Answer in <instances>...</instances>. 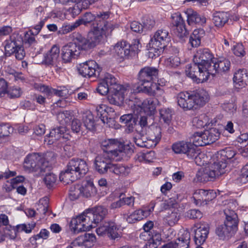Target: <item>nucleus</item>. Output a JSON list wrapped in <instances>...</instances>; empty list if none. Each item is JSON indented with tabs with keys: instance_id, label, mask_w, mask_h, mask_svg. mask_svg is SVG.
I'll list each match as a JSON object with an SVG mask.
<instances>
[{
	"instance_id": "nucleus-1",
	"label": "nucleus",
	"mask_w": 248,
	"mask_h": 248,
	"mask_svg": "<svg viewBox=\"0 0 248 248\" xmlns=\"http://www.w3.org/2000/svg\"><path fill=\"white\" fill-rule=\"evenodd\" d=\"M98 27L88 34L87 39L81 34L77 33L74 35V43L70 42L62 48V59L64 63L70 62L73 59L77 58L80 50H88L98 45L102 41V33L99 32Z\"/></svg>"
},
{
	"instance_id": "nucleus-2",
	"label": "nucleus",
	"mask_w": 248,
	"mask_h": 248,
	"mask_svg": "<svg viewBox=\"0 0 248 248\" xmlns=\"http://www.w3.org/2000/svg\"><path fill=\"white\" fill-rule=\"evenodd\" d=\"M110 16V12H104L97 14L96 16L93 14L91 12L85 13L80 18L76 20L78 27L81 25L87 26L89 24L92 23L93 27L90 32L93 31L96 27H98V30L100 33L103 32L102 40L104 36L108 35L111 33L114 27L112 24L106 21Z\"/></svg>"
},
{
	"instance_id": "nucleus-3",
	"label": "nucleus",
	"mask_w": 248,
	"mask_h": 248,
	"mask_svg": "<svg viewBox=\"0 0 248 248\" xmlns=\"http://www.w3.org/2000/svg\"><path fill=\"white\" fill-rule=\"evenodd\" d=\"M115 157L108 153H102L97 155L94 160L95 170L100 174H105L108 171L118 175L126 176L130 171L131 168L122 164H114L111 160Z\"/></svg>"
},
{
	"instance_id": "nucleus-4",
	"label": "nucleus",
	"mask_w": 248,
	"mask_h": 248,
	"mask_svg": "<svg viewBox=\"0 0 248 248\" xmlns=\"http://www.w3.org/2000/svg\"><path fill=\"white\" fill-rule=\"evenodd\" d=\"M169 41V33L167 30L161 29L156 31L149 43L151 50L154 51V56L158 57L164 53L171 52L175 54L178 53L179 50L177 48L168 46Z\"/></svg>"
},
{
	"instance_id": "nucleus-5",
	"label": "nucleus",
	"mask_w": 248,
	"mask_h": 248,
	"mask_svg": "<svg viewBox=\"0 0 248 248\" xmlns=\"http://www.w3.org/2000/svg\"><path fill=\"white\" fill-rule=\"evenodd\" d=\"M23 166L25 170L36 172L38 175L49 170L48 162L43 155L37 153L28 155L24 159Z\"/></svg>"
},
{
	"instance_id": "nucleus-6",
	"label": "nucleus",
	"mask_w": 248,
	"mask_h": 248,
	"mask_svg": "<svg viewBox=\"0 0 248 248\" xmlns=\"http://www.w3.org/2000/svg\"><path fill=\"white\" fill-rule=\"evenodd\" d=\"M140 43L139 40L134 39L131 44L122 41L116 44L114 49L115 55L121 59H129L137 55L140 51Z\"/></svg>"
},
{
	"instance_id": "nucleus-7",
	"label": "nucleus",
	"mask_w": 248,
	"mask_h": 248,
	"mask_svg": "<svg viewBox=\"0 0 248 248\" xmlns=\"http://www.w3.org/2000/svg\"><path fill=\"white\" fill-rule=\"evenodd\" d=\"M158 74V70L155 67L146 66L141 68L137 76L138 92H142V87L150 86L151 83H154L153 81L157 78Z\"/></svg>"
},
{
	"instance_id": "nucleus-8",
	"label": "nucleus",
	"mask_w": 248,
	"mask_h": 248,
	"mask_svg": "<svg viewBox=\"0 0 248 248\" xmlns=\"http://www.w3.org/2000/svg\"><path fill=\"white\" fill-rule=\"evenodd\" d=\"M197 62L188 64L186 69V75L197 83L207 80L209 76V71Z\"/></svg>"
},
{
	"instance_id": "nucleus-9",
	"label": "nucleus",
	"mask_w": 248,
	"mask_h": 248,
	"mask_svg": "<svg viewBox=\"0 0 248 248\" xmlns=\"http://www.w3.org/2000/svg\"><path fill=\"white\" fill-rule=\"evenodd\" d=\"M70 227L75 233H78L81 232L89 231L94 228V225L91 223L90 217H88L85 211L80 215L72 218L70 222Z\"/></svg>"
},
{
	"instance_id": "nucleus-10",
	"label": "nucleus",
	"mask_w": 248,
	"mask_h": 248,
	"mask_svg": "<svg viewBox=\"0 0 248 248\" xmlns=\"http://www.w3.org/2000/svg\"><path fill=\"white\" fill-rule=\"evenodd\" d=\"M215 61V58L213 54L207 48H200L197 49L193 57L194 62H197L205 67L207 70H208V67L211 66Z\"/></svg>"
},
{
	"instance_id": "nucleus-11",
	"label": "nucleus",
	"mask_w": 248,
	"mask_h": 248,
	"mask_svg": "<svg viewBox=\"0 0 248 248\" xmlns=\"http://www.w3.org/2000/svg\"><path fill=\"white\" fill-rule=\"evenodd\" d=\"M120 226L113 221L105 222L103 225L96 229V233L99 235L107 234L111 239L115 240L121 237Z\"/></svg>"
},
{
	"instance_id": "nucleus-12",
	"label": "nucleus",
	"mask_w": 248,
	"mask_h": 248,
	"mask_svg": "<svg viewBox=\"0 0 248 248\" xmlns=\"http://www.w3.org/2000/svg\"><path fill=\"white\" fill-rule=\"evenodd\" d=\"M101 146L103 153H108L114 157L121 156L123 154L124 146L117 140H105L102 142Z\"/></svg>"
},
{
	"instance_id": "nucleus-13",
	"label": "nucleus",
	"mask_w": 248,
	"mask_h": 248,
	"mask_svg": "<svg viewBox=\"0 0 248 248\" xmlns=\"http://www.w3.org/2000/svg\"><path fill=\"white\" fill-rule=\"evenodd\" d=\"M67 164L69 170L73 171L78 179L83 177L88 171V166L83 159L72 158Z\"/></svg>"
},
{
	"instance_id": "nucleus-14",
	"label": "nucleus",
	"mask_w": 248,
	"mask_h": 248,
	"mask_svg": "<svg viewBox=\"0 0 248 248\" xmlns=\"http://www.w3.org/2000/svg\"><path fill=\"white\" fill-rule=\"evenodd\" d=\"M33 87L35 90L45 93L47 97L54 94L58 96L65 97L69 95V91L65 87L56 89L42 83H35L33 84Z\"/></svg>"
},
{
	"instance_id": "nucleus-15",
	"label": "nucleus",
	"mask_w": 248,
	"mask_h": 248,
	"mask_svg": "<svg viewBox=\"0 0 248 248\" xmlns=\"http://www.w3.org/2000/svg\"><path fill=\"white\" fill-rule=\"evenodd\" d=\"M78 71L83 77L90 78L95 76L97 74L99 75L100 69L94 61L90 60L80 64Z\"/></svg>"
},
{
	"instance_id": "nucleus-16",
	"label": "nucleus",
	"mask_w": 248,
	"mask_h": 248,
	"mask_svg": "<svg viewBox=\"0 0 248 248\" xmlns=\"http://www.w3.org/2000/svg\"><path fill=\"white\" fill-rule=\"evenodd\" d=\"M67 130L65 126H60L51 130L48 135L46 136L44 141L48 144H52L61 138L68 139Z\"/></svg>"
},
{
	"instance_id": "nucleus-17",
	"label": "nucleus",
	"mask_w": 248,
	"mask_h": 248,
	"mask_svg": "<svg viewBox=\"0 0 248 248\" xmlns=\"http://www.w3.org/2000/svg\"><path fill=\"white\" fill-rule=\"evenodd\" d=\"M231 66L230 61L226 59L220 58L217 59L215 58V61L213 62L211 66L208 67L209 74L215 75L216 73H223L229 70Z\"/></svg>"
},
{
	"instance_id": "nucleus-18",
	"label": "nucleus",
	"mask_w": 248,
	"mask_h": 248,
	"mask_svg": "<svg viewBox=\"0 0 248 248\" xmlns=\"http://www.w3.org/2000/svg\"><path fill=\"white\" fill-rule=\"evenodd\" d=\"M44 15L45 12L43 7L39 6L36 8L34 14L31 18V22L32 23H35L38 20L40 21L38 24L34 25L32 27V29L34 30V31L32 30L30 31L31 34L37 35L40 32L46 20V17L44 16Z\"/></svg>"
},
{
	"instance_id": "nucleus-19",
	"label": "nucleus",
	"mask_w": 248,
	"mask_h": 248,
	"mask_svg": "<svg viewBox=\"0 0 248 248\" xmlns=\"http://www.w3.org/2000/svg\"><path fill=\"white\" fill-rule=\"evenodd\" d=\"M91 223L94 225V228L97 223L102 221L108 213L107 209L102 206L94 207L86 210Z\"/></svg>"
},
{
	"instance_id": "nucleus-20",
	"label": "nucleus",
	"mask_w": 248,
	"mask_h": 248,
	"mask_svg": "<svg viewBox=\"0 0 248 248\" xmlns=\"http://www.w3.org/2000/svg\"><path fill=\"white\" fill-rule=\"evenodd\" d=\"M195 149L191 142L184 141L176 142L172 145V150L175 153L186 154L188 158L194 155Z\"/></svg>"
},
{
	"instance_id": "nucleus-21",
	"label": "nucleus",
	"mask_w": 248,
	"mask_h": 248,
	"mask_svg": "<svg viewBox=\"0 0 248 248\" xmlns=\"http://www.w3.org/2000/svg\"><path fill=\"white\" fill-rule=\"evenodd\" d=\"M23 44V40L21 35L14 33L9 39L5 41V50L6 53L10 56L14 54L16 50Z\"/></svg>"
},
{
	"instance_id": "nucleus-22",
	"label": "nucleus",
	"mask_w": 248,
	"mask_h": 248,
	"mask_svg": "<svg viewBox=\"0 0 248 248\" xmlns=\"http://www.w3.org/2000/svg\"><path fill=\"white\" fill-rule=\"evenodd\" d=\"M150 233V232H144L140 234V239L146 242L144 248H156L160 244L161 235L159 233L151 235Z\"/></svg>"
},
{
	"instance_id": "nucleus-23",
	"label": "nucleus",
	"mask_w": 248,
	"mask_h": 248,
	"mask_svg": "<svg viewBox=\"0 0 248 248\" xmlns=\"http://www.w3.org/2000/svg\"><path fill=\"white\" fill-rule=\"evenodd\" d=\"M60 48L56 45H53L45 55L43 62L46 65L60 67Z\"/></svg>"
},
{
	"instance_id": "nucleus-24",
	"label": "nucleus",
	"mask_w": 248,
	"mask_h": 248,
	"mask_svg": "<svg viewBox=\"0 0 248 248\" xmlns=\"http://www.w3.org/2000/svg\"><path fill=\"white\" fill-rule=\"evenodd\" d=\"M219 155L218 153L214 155L213 159H217V160L210 166L217 177L224 174L227 171L226 161L224 159V157H222L221 156H219Z\"/></svg>"
},
{
	"instance_id": "nucleus-25",
	"label": "nucleus",
	"mask_w": 248,
	"mask_h": 248,
	"mask_svg": "<svg viewBox=\"0 0 248 248\" xmlns=\"http://www.w3.org/2000/svg\"><path fill=\"white\" fill-rule=\"evenodd\" d=\"M190 235L188 232H185L175 242H170L162 247L163 248H189Z\"/></svg>"
},
{
	"instance_id": "nucleus-26",
	"label": "nucleus",
	"mask_w": 248,
	"mask_h": 248,
	"mask_svg": "<svg viewBox=\"0 0 248 248\" xmlns=\"http://www.w3.org/2000/svg\"><path fill=\"white\" fill-rule=\"evenodd\" d=\"M177 99L178 105L184 110H190L194 108L190 93L181 92L177 95Z\"/></svg>"
},
{
	"instance_id": "nucleus-27",
	"label": "nucleus",
	"mask_w": 248,
	"mask_h": 248,
	"mask_svg": "<svg viewBox=\"0 0 248 248\" xmlns=\"http://www.w3.org/2000/svg\"><path fill=\"white\" fill-rule=\"evenodd\" d=\"M125 89L123 87L121 89L111 88L109 94L108 96V102L115 105H120L124 100Z\"/></svg>"
},
{
	"instance_id": "nucleus-28",
	"label": "nucleus",
	"mask_w": 248,
	"mask_h": 248,
	"mask_svg": "<svg viewBox=\"0 0 248 248\" xmlns=\"http://www.w3.org/2000/svg\"><path fill=\"white\" fill-rule=\"evenodd\" d=\"M191 96L194 104V108L197 107H202L205 104L208 100V93L204 90H198L192 92Z\"/></svg>"
},
{
	"instance_id": "nucleus-29",
	"label": "nucleus",
	"mask_w": 248,
	"mask_h": 248,
	"mask_svg": "<svg viewBox=\"0 0 248 248\" xmlns=\"http://www.w3.org/2000/svg\"><path fill=\"white\" fill-rule=\"evenodd\" d=\"M153 210V207L149 209H142L137 210L129 216L125 217V218H126V221L129 223H133L136 221L142 220L147 217Z\"/></svg>"
},
{
	"instance_id": "nucleus-30",
	"label": "nucleus",
	"mask_w": 248,
	"mask_h": 248,
	"mask_svg": "<svg viewBox=\"0 0 248 248\" xmlns=\"http://www.w3.org/2000/svg\"><path fill=\"white\" fill-rule=\"evenodd\" d=\"M224 213L226 217L224 223L236 232L237 231L238 222L237 214L234 211L229 209H225Z\"/></svg>"
},
{
	"instance_id": "nucleus-31",
	"label": "nucleus",
	"mask_w": 248,
	"mask_h": 248,
	"mask_svg": "<svg viewBox=\"0 0 248 248\" xmlns=\"http://www.w3.org/2000/svg\"><path fill=\"white\" fill-rule=\"evenodd\" d=\"M209 230V226L208 224H202L195 231L194 240L197 245H201L205 241Z\"/></svg>"
},
{
	"instance_id": "nucleus-32",
	"label": "nucleus",
	"mask_w": 248,
	"mask_h": 248,
	"mask_svg": "<svg viewBox=\"0 0 248 248\" xmlns=\"http://www.w3.org/2000/svg\"><path fill=\"white\" fill-rule=\"evenodd\" d=\"M187 16V21L189 25L193 24L202 25L206 23V18L191 9H188L185 12Z\"/></svg>"
},
{
	"instance_id": "nucleus-33",
	"label": "nucleus",
	"mask_w": 248,
	"mask_h": 248,
	"mask_svg": "<svg viewBox=\"0 0 248 248\" xmlns=\"http://www.w3.org/2000/svg\"><path fill=\"white\" fill-rule=\"evenodd\" d=\"M233 81L238 88L245 87L248 83V73L246 69H239L234 75Z\"/></svg>"
},
{
	"instance_id": "nucleus-34",
	"label": "nucleus",
	"mask_w": 248,
	"mask_h": 248,
	"mask_svg": "<svg viewBox=\"0 0 248 248\" xmlns=\"http://www.w3.org/2000/svg\"><path fill=\"white\" fill-rule=\"evenodd\" d=\"M173 24L175 26L176 32L180 37H183L187 34L185 21L181 15L176 14L172 16Z\"/></svg>"
},
{
	"instance_id": "nucleus-35",
	"label": "nucleus",
	"mask_w": 248,
	"mask_h": 248,
	"mask_svg": "<svg viewBox=\"0 0 248 248\" xmlns=\"http://www.w3.org/2000/svg\"><path fill=\"white\" fill-rule=\"evenodd\" d=\"M217 176L211 168H202L196 174V178L198 181L201 182H206L213 181Z\"/></svg>"
},
{
	"instance_id": "nucleus-36",
	"label": "nucleus",
	"mask_w": 248,
	"mask_h": 248,
	"mask_svg": "<svg viewBox=\"0 0 248 248\" xmlns=\"http://www.w3.org/2000/svg\"><path fill=\"white\" fill-rule=\"evenodd\" d=\"M82 196L88 198L94 196L97 193V189L93 181L88 180L84 181L81 185Z\"/></svg>"
},
{
	"instance_id": "nucleus-37",
	"label": "nucleus",
	"mask_w": 248,
	"mask_h": 248,
	"mask_svg": "<svg viewBox=\"0 0 248 248\" xmlns=\"http://www.w3.org/2000/svg\"><path fill=\"white\" fill-rule=\"evenodd\" d=\"M205 35V31L203 29L199 28L195 29L191 34L189 43L192 47H197L201 43V39Z\"/></svg>"
},
{
	"instance_id": "nucleus-38",
	"label": "nucleus",
	"mask_w": 248,
	"mask_h": 248,
	"mask_svg": "<svg viewBox=\"0 0 248 248\" xmlns=\"http://www.w3.org/2000/svg\"><path fill=\"white\" fill-rule=\"evenodd\" d=\"M142 92L150 96L159 97L164 93V91L156 83H151L150 86L142 87Z\"/></svg>"
},
{
	"instance_id": "nucleus-39",
	"label": "nucleus",
	"mask_w": 248,
	"mask_h": 248,
	"mask_svg": "<svg viewBox=\"0 0 248 248\" xmlns=\"http://www.w3.org/2000/svg\"><path fill=\"white\" fill-rule=\"evenodd\" d=\"M158 102L156 98H147L142 103L141 109H143L145 111L148 112V114L153 115L155 111L156 104Z\"/></svg>"
},
{
	"instance_id": "nucleus-40",
	"label": "nucleus",
	"mask_w": 248,
	"mask_h": 248,
	"mask_svg": "<svg viewBox=\"0 0 248 248\" xmlns=\"http://www.w3.org/2000/svg\"><path fill=\"white\" fill-rule=\"evenodd\" d=\"M149 140L153 141L156 144L161 138V129L159 126L152 125L148 131Z\"/></svg>"
},
{
	"instance_id": "nucleus-41",
	"label": "nucleus",
	"mask_w": 248,
	"mask_h": 248,
	"mask_svg": "<svg viewBox=\"0 0 248 248\" xmlns=\"http://www.w3.org/2000/svg\"><path fill=\"white\" fill-rule=\"evenodd\" d=\"M60 180L65 185L69 184L78 179L73 171L69 170L68 165L67 164L66 170L62 172L60 175Z\"/></svg>"
},
{
	"instance_id": "nucleus-42",
	"label": "nucleus",
	"mask_w": 248,
	"mask_h": 248,
	"mask_svg": "<svg viewBox=\"0 0 248 248\" xmlns=\"http://www.w3.org/2000/svg\"><path fill=\"white\" fill-rule=\"evenodd\" d=\"M190 142L194 147L206 145L204 132L194 133L190 138Z\"/></svg>"
},
{
	"instance_id": "nucleus-43",
	"label": "nucleus",
	"mask_w": 248,
	"mask_h": 248,
	"mask_svg": "<svg viewBox=\"0 0 248 248\" xmlns=\"http://www.w3.org/2000/svg\"><path fill=\"white\" fill-rule=\"evenodd\" d=\"M229 16L227 13L217 12L214 14L213 21L217 27H222L228 21Z\"/></svg>"
},
{
	"instance_id": "nucleus-44",
	"label": "nucleus",
	"mask_w": 248,
	"mask_h": 248,
	"mask_svg": "<svg viewBox=\"0 0 248 248\" xmlns=\"http://www.w3.org/2000/svg\"><path fill=\"white\" fill-rule=\"evenodd\" d=\"M204 134L207 145L215 142L220 136L218 130L215 128H212L208 130L204 131Z\"/></svg>"
},
{
	"instance_id": "nucleus-45",
	"label": "nucleus",
	"mask_w": 248,
	"mask_h": 248,
	"mask_svg": "<svg viewBox=\"0 0 248 248\" xmlns=\"http://www.w3.org/2000/svg\"><path fill=\"white\" fill-rule=\"evenodd\" d=\"M235 232L234 231L231 229V228L228 227L224 223L218 226L216 230L217 235L222 239H224L226 236H232Z\"/></svg>"
},
{
	"instance_id": "nucleus-46",
	"label": "nucleus",
	"mask_w": 248,
	"mask_h": 248,
	"mask_svg": "<svg viewBox=\"0 0 248 248\" xmlns=\"http://www.w3.org/2000/svg\"><path fill=\"white\" fill-rule=\"evenodd\" d=\"M102 80L106 84L108 85L110 90H111V88H118L120 90L123 87L118 83L117 79L113 75L109 73H106Z\"/></svg>"
},
{
	"instance_id": "nucleus-47",
	"label": "nucleus",
	"mask_w": 248,
	"mask_h": 248,
	"mask_svg": "<svg viewBox=\"0 0 248 248\" xmlns=\"http://www.w3.org/2000/svg\"><path fill=\"white\" fill-rule=\"evenodd\" d=\"M84 126L90 130L94 129L95 123L93 114L90 111H87L82 116Z\"/></svg>"
},
{
	"instance_id": "nucleus-48",
	"label": "nucleus",
	"mask_w": 248,
	"mask_h": 248,
	"mask_svg": "<svg viewBox=\"0 0 248 248\" xmlns=\"http://www.w3.org/2000/svg\"><path fill=\"white\" fill-rule=\"evenodd\" d=\"M194 155L192 157H188L189 159H194L196 164L198 166H203L209 162L207 155L203 153H200L199 150L195 149Z\"/></svg>"
},
{
	"instance_id": "nucleus-49",
	"label": "nucleus",
	"mask_w": 248,
	"mask_h": 248,
	"mask_svg": "<svg viewBox=\"0 0 248 248\" xmlns=\"http://www.w3.org/2000/svg\"><path fill=\"white\" fill-rule=\"evenodd\" d=\"M206 190L202 189L196 190L193 195L194 202L196 205H201L206 200Z\"/></svg>"
},
{
	"instance_id": "nucleus-50",
	"label": "nucleus",
	"mask_w": 248,
	"mask_h": 248,
	"mask_svg": "<svg viewBox=\"0 0 248 248\" xmlns=\"http://www.w3.org/2000/svg\"><path fill=\"white\" fill-rule=\"evenodd\" d=\"M159 113L160 120H162L166 124H169L172 119V109L169 108H163L160 109Z\"/></svg>"
},
{
	"instance_id": "nucleus-51",
	"label": "nucleus",
	"mask_w": 248,
	"mask_h": 248,
	"mask_svg": "<svg viewBox=\"0 0 248 248\" xmlns=\"http://www.w3.org/2000/svg\"><path fill=\"white\" fill-rule=\"evenodd\" d=\"M82 196L81 185H73L71 186L69 190V196L71 200H74Z\"/></svg>"
},
{
	"instance_id": "nucleus-52",
	"label": "nucleus",
	"mask_w": 248,
	"mask_h": 248,
	"mask_svg": "<svg viewBox=\"0 0 248 248\" xmlns=\"http://www.w3.org/2000/svg\"><path fill=\"white\" fill-rule=\"evenodd\" d=\"M48 199L44 197L39 201L37 211L41 214L46 215L48 211Z\"/></svg>"
},
{
	"instance_id": "nucleus-53",
	"label": "nucleus",
	"mask_w": 248,
	"mask_h": 248,
	"mask_svg": "<svg viewBox=\"0 0 248 248\" xmlns=\"http://www.w3.org/2000/svg\"><path fill=\"white\" fill-rule=\"evenodd\" d=\"M57 119L60 123L62 125V126H64L71 119V115L68 111L61 112L57 114Z\"/></svg>"
},
{
	"instance_id": "nucleus-54",
	"label": "nucleus",
	"mask_w": 248,
	"mask_h": 248,
	"mask_svg": "<svg viewBox=\"0 0 248 248\" xmlns=\"http://www.w3.org/2000/svg\"><path fill=\"white\" fill-rule=\"evenodd\" d=\"M57 180V176L53 173L46 174L44 178V181L48 188L54 186Z\"/></svg>"
},
{
	"instance_id": "nucleus-55",
	"label": "nucleus",
	"mask_w": 248,
	"mask_h": 248,
	"mask_svg": "<svg viewBox=\"0 0 248 248\" xmlns=\"http://www.w3.org/2000/svg\"><path fill=\"white\" fill-rule=\"evenodd\" d=\"M180 64V59L177 56H171L165 61L166 65L170 68H176Z\"/></svg>"
},
{
	"instance_id": "nucleus-56",
	"label": "nucleus",
	"mask_w": 248,
	"mask_h": 248,
	"mask_svg": "<svg viewBox=\"0 0 248 248\" xmlns=\"http://www.w3.org/2000/svg\"><path fill=\"white\" fill-rule=\"evenodd\" d=\"M13 132V128L8 124H0V138L6 137Z\"/></svg>"
},
{
	"instance_id": "nucleus-57",
	"label": "nucleus",
	"mask_w": 248,
	"mask_h": 248,
	"mask_svg": "<svg viewBox=\"0 0 248 248\" xmlns=\"http://www.w3.org/2000/svg\"><path fill=\"white\" fill-rule=\"evenodd\" d=\"M78 24L76 21L74 23H73L71 24L63 25L61 30L59 31V32L62 34H67L74 31L76 28H78Z\"/></svg>"
},
{
	"instance_id": "nucleus-58",
	"label": "nucleus",
	"mask_w": 248,
	"mask_h": 248,
	"mask_svg": "<svg viewBox=\"0 0 248 248\" xmlns=\"http://www.w3.org/2000/svg\"><path fill=\"white\" fill-rule=\"evenodd\" d=\"M166 219L170 226H173L179 220V217L176 212H171L170 214L168 213L166 217Z\"/></svg>"
},
{
	"instance_id": "nucleus-59",
	"label": "nucleus",
	"mask_w": 248,
	"mask_h": 248,
	"mask_svg": "<svg viewBox=\"0 0 248 248\" xmlns=\"http://www.w3.org/2000/svg\"><path fill=\"white\" fill-rule=\"evenodd\" d=\"M120 120L121 123L126 124L129 127H130L131 125H132L135 122V119L133 118L131 114L123 115L120 117Z\"/></svg>"
},
{
	"instance_id": "nucleus-60",
	"label": "nucleus",
	"mask_w": 248,
	"mask_h": 248,
	"mask_svg": "<svg viewBox=\"0 0 248 248\" xmlns=\"http://www.w3.org/2000/svg\"><path fill=\"white\" fill-rule=\"evenodd\" d=\"M238 181L242 184L248 182V163L242 169Z\"/></svg>"
},
{
	"instance_id": "nucleus-61",
	"label": "nucleus",
	"mask_w": 248,
	"mask_h": 248,
	"mask_svg": "<svg viewBox=\"0 0 248 248\" xmlns=\"http://www.w3.org/2000/svg\"><path fill=\"white\" fill-rule=\"evenodd\" d=\"M97 92L101 95H104L107 94L108 92H110V89L108 85L105 84L102 79L98 83V87L97 88Z\"/></svg>"
},
{
	"instance_id": "nucleus-62",
	"label": "nucleus",
	"mask_w": 248,
	"mask_h": 248,
	"mask_svg": "<svg viewBox=\"0 0 248 248\" xmlns=\"http://www.w3.org/2000/svg\"><path fill=\"white\" fill-rule=\"evenodd\" d=\"M185 216L190 219H198L202 217V214L199 210L191 209L185 213Z\"/></svg>"
},
{
	"instance_id": "nucleus-63",
	"label": "nucleus",
	"mask_w": 248,
	"mask_h": 248,
	"mask_svg": "<svg viewBox=\"0 0 248 248\" xmlns=\"http://www.w3.org/2000/svg\"><path fill=\"white\" fill-rule=\"evenodd\" d=\"M82 127V124L80 121L78 119H74L71 123V129L73 132L78 133Z\"/></svg>"
},
{
	"instance_id": "nucleus-64",
	"label": "nucleus",
	"mask_w": 248,
	"mask_h": 248,
	"mask_svg": "<svg viewBox=\"0 0 248 248\" xmlns=\"http://www.w3.org/2000/svg\"><path fill=\"white\" fill-rule=\"evenodd\" d=\"M233 53L238 57H243L246 52L244 50V47L242 44H237L234 46Z\"/></svg>"
}]
</instances>
